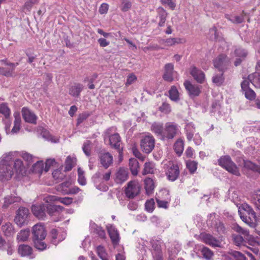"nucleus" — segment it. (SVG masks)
I'll return each instance as SVG.
<instances>
[{
	"label": "nucleus",
	"instance_id": "31",
	"mask_svg": "<svg viewBox=\"0 0 260 260\" xmlns=\"http://www.w3.org/2000/svg\"><path fill=\"white\" fill-rule=\"evenodd\" d=\"M14 116L15 120L14 122V126L11 130L12 134H15L18 133L21 128V120L20 116V114L18 112H15L14 113Z\"/></svg>",
	"mask_w": 260,
	"mask_h": 260
},
{
	"label": "nucleus",
	"instance_id": "36",
	"mask_svg": "<svg viewBox=\"0 0 260 260\" xmlns=\"http://www.w3.org/2000/svg\"><path fill=\"white\" fill-rule=\"evenodd\" d=\"M90 227L92 232L97 234L101 238H106V233L101 226H98L94 223H90Z\"/></svg>",
	"mask_w": 260,
	"mask_h": 260
},
{
	"label": "nucleus",
	"instance_id": "57",
	"mask_svg": "<svg viewBox=\"0 0 260 260\" xmlns=\"http://www.w3.org/2000/svg\"><path fill=\"white\" fill-rule=\"evenodd\" d=\"M52 176L53 178L57 182L60 181L65 177V175L62 173L60 170H54L52 173Z\"/></svg>",
	"mask_w": 260,
	"mask_h": 260
},
{
	"label": "nucleus",
	"instance_id": "44",
	"mask_svg": "<svg viewBox=\"0 0 260 260\" xmlns=\"http://www.w3.org/2000/svg\"><path fill=\"white\" fill-rule=\"evenodd\" d=\"M151 243L153 249L156 252V257L161 256L160 242L157 240H153Z\"/></svg>",
	"mask_w": 260,
	"mask_h": 260
},
{
	"label": "nucleus",
	"instance_id": "35",
	"mask_svg": "<svg viewBox=\"0 0 260 260\" xmlns=\"http://www.w3.org/2000/svg\"><path fill=\"white\" fill-rule=\"evenodd\" d=\"M248 80L256 88H260V74L254 73L249 75Z\"/></svg>",
	"mask_w": 260,
	"mask_h": 260
},
{
	"label": "nucleus",
	"instance_id": "14",
	"mask_svg": "<svg viewBox=\"0 0 260 260\" xmlns=\"http://www.w3.org/2000/svg\"><path fill=\"white\" fill-rule=\"evenodd\" d=\"M109 236L113 245L115 247L119 244L120 237L117 230L114 226L110 225L107 226Z\"/></svg>",
	"mask_w": 260,
	"mask_h": 260
},
{
	"label": "nucleus",
	"instance_id": "18",
	"mask_svg": "<svg viewBox=\"0 0 260 260\" xmlns=\"http://www.w3.org/2000/svg\"><path fill=\"white\" fill-rule=\"evenodd\" d=\"M161 192L162 195L165 196V197L161 198L158 196V198L156 199V203L159 207L166 209L168 208V204L171 200L169 192L168 190H164Z\"/></svg>",
	"mask_w": 260,
	"mask_h": 260
},
{
	"label": "nucleus",
	"instance_id": "58",
	"mask_svg": "<svg viewBox=\"0 0 260 260\" xmlns=\"http://www.w3.org/2000/svg\"><path fill=\"white\" fill-rule=\"evenodd\" d=\"M233 240L234 244L236 246L242 245L244 242L243 237L240 235L234 234L233 235Z\"/></svg>",
	"mask_w": 260,
	"mask_h": 260
},
{
	"label": "nucleus",
	"instance_id": "32",
	"mask_svg": "<svg viewBox=\"0 0 260 260\" xmlns=\"http://www.w3.org/2000/svg\"><path fill=\"white\" fill-rule=\"evenodd\" d=\"M227 257L230 260H246L245 256L240 252L235 250H231L228 252Z\"/></svg>",
	"mask_w": 260,
	"mask_h": 260
},
{
	"label": "nucleus",
	"instance_id": "64",
	"mask_svg": "<svg viewBox=\"0 0 260 260\" xmlns=\"http://www.w3.org/2000/svg\"><path fill=\"white\" fill-rule=\"evenodd\" d=\"M154 201L153 199H151L150 200L147 201L145 203V209L146 210L149 212H152L154 209Z\"/></svg>",
	"mask_w": 260,
	"mask_h": 260
},
{
	"label": "nucleus",
	"instance_id": "8",
	"mask_svg": "<svg viewBox=\"0 0 260 260\" xmlns=\"http://www.w3.org/2000/svg\"><path fill=\"white\" fill-rule=\"evenodd\" d=\"M29 214V210L27 208L25 207L19 208L15 218L16 223L20 226L24 225L27 221Z\"/></svg>",
	"mask_w": 260,
	"mask_h": 260
},
{
	"label": "nucleus",
	"instance_id": "61",
	"mask_svg": "<svg viewBox=\"0 0 260 260\" xmlns=\"http://www.w3.org/2000/svg\"><path fill=\"white\" fill-rule=\"evenodd\" d=\"M159 110L160 111L165 114H168L171 111L170 105L167 103H163L159 107Z\"/></svg>",
	"mask_w": 260,
	"mask_h": 260
},
{
	"label": "nucleus",
	"instance_id": "26",
	"mask_svg": "<svg viewBox=\"0 0 260 260\" xmlns=\"http://www.w3.org/2000/svg\"><path fill=\"white\" fill-rule=\"evenodd\" d=\"M185 42V40L180 38H170L161 41V43L166 46H172L176 44H183Z\"/></svg>",
	"mask_w": 260,
	"mask_h": 260
},
{
	"label": "nucleus",
	"instance_id": "63",
	"mask_svg": "<svg viewBox=\"0 0 260 260\" xmlns=\"http://www.w3.org/2000/svg\"><path fill=\"white\" fill-rule=\"evenodd\" d=\"M186 166L191 173H193L197 169V164L194 161L187 162Z\"/></svg>",
	"mask_w": 260,
	"mask_h": 260
},
{
	"label": "nucleus",
	"instance_id": "15",
	"mask_svg": "<svg viewBox=\"0 0 260 260\" xmlns=\"http://www.w3.org/2000/svg\"><path fill=\"white\" fill-rule=\"evenodd\" d=\"M166 174L169 180L171 181L176 180L179 174L178 166L177 165L170 164L168 167Z\"/></svg>",
	"mask_w": 260,
	"mask_h": 260
},
{
	"label": "nucleus",
	"instance_id": "47",
	"mask_svg": "<svg viewBox=\"0 0 260 260\" xmlns=\"http://www.w3.org/2000/svg\"><path fill=\"white\" fill-rule=\"evenodd\" d=\"M20 200V198L19 197H13V196H8L5 198L4 203L3 206V208H7L9 205L10 204L14 203L15 202H17Z\"/></svg>",
	"mask_w": 260,
	"mask_h": 260
},
{
	"label": "nucleus",
	"instance_id": "51",
	"mask_svg": "<svg viewBox=\"0 0 260 260\" xmlns=\"http://www.w3.org/2000/svg\"><path fill=\"white\" fill-rule=\"evenodd\" d=\"M256 218H254V219H253V221H250L249 222V226L251 228H255L257 225V223L258 222H260V207L256 208Z\"/></svg>",
	"mask_w": 260,
	"mask_h": 260
},
{
	"label": "nucleus",
	"instance_id": "17",
	"mask_svg": "<svg viewBox=\"0 0 260 260\" xmlns=\"http://www.w3.org/2000/svg\"><path fill=\"white\" fill-rule=\"evenodd\" d=\"M31 210L34 215L40 219H44L46 217V204L32 205Z\"/></svg>",
	"mask_w": 260,
	"mask_h": 260
},
{
	"label": "nucleus",
	"instance_id": "50",
	"mask_svg": "<svg viewBox=\"0 0 260 260\" xmlns=\"http://www.w3.org/2000/svg\"><path fill=\"white\" fill-rule=\"evenodd\" d=\"M121 7L120 9L122 12L128 11L132 7V4L130 0H120Z\"/></svg>",
	"mask_w": 260,
	"mask_h": 260
},
{
	"label": "nucleus",
	"instance_id": "9",
	"mask_svg": "<svg viewBox=\"0 0 260 260\" xmlns=\"http://www.w3.org/2000/svg\"><path fill=\"white\" fill-rule=\"evenodd\" d=\"M16 152L17 153L15 154L14 158L12 159V168L14 170V173H15L18 176H24L26 172V167L21 159L15 158L18 154L17 152Z\"/></svg>",
	"mask_w": 260,
	"mask_h": 260
},
{
	"label": "nucleus",
	"instance_id": "54",
	"mask_svg": "<svg viewBox=\"0 0 260 260\" xmlns=\"http://www.w3.org/2000/svg\"><path fill=\"white\" fill-rule=\"evenodd\" d=\"M43 240H34L35 247L40 250H43L47 247L46 243L43 241Z\"/></svg>",
	"mask_w": 260,
	"mask_h": 260
},
{
	"label": "nucleus",
	"instance_id": "30",
	"mask_svg": "<svg viewBox=\"0 0 260 260\" xmlns=\"http://www.w3.org/2000/svg\"><path fill=\"white\" fill-rule=\"evenodd\" d=\"M83 89V86L79 83H75L69 88V93L72 96H79L81 92Z\"/></svg>",
	"mask_w": 260,
	"mask_h": 260
},
{
	"label": "nucleus",
	"instance_id": "62",
	"mask_svg": "<svg viewBox=\"0 0 260 260\" xmlns=\"http://www.w3.org/2000/svg\"><path fill=\"white\" fill-rule=\"evenodd\" d=\"M58 233L59 232L55 229H53L51 230V237H52L51 242L54 245H56L58 244Z\"/></svg>",
	"mask_w": 260,
	"mask_h": 260
},
{
	"label": "nucleus",
	"instance_id": "49",
	"mask_svg": "<svg viewBox=\"0 0 260 260\" xmlns=\"http://www.w3.org/2000/svg\"><path fill=\"white\" fill-rule=\"evenodd\" d=\"M19 155L24 160L27 162L28 164H31L34 161L35 157L27 152L22 151L19 153Z\"/></svg>",
	"mask_w": 260,
	"mask_h": 260
},
{
	"label": "nucleus",
	"instance_id": "20",
	"mask_svg": "<svg viewBox=\"0 0 260 260\" xmlns=\"http://www.w3.org/2000/svg\"><path fill=\"white\" fill-rule=\"evenodd\" d=\"M128 174V171L126 169L119 168L116 172L115 181L117 183H122L127 180Z\"/></svg>",
	"mask_w": 260,
	"mask_h": 260
},
{
	"label": "nucleus",
	"instance_id": "24",
	"mask_svg": "<svg viewBox=\"0 0 260 260\" xmlns=\"http://www.w3.org/2000/svg\"><path fill=\"white\" fill-rule=\"evenodd\" d=\"M164 127L163 123L155 122L151 126V131L157 136L159 137L161 140H162Z\"/></svg>",
	"mask_w": 260,
	"mask_h": 260
},
{
	"label": "nucleus",
	"instance_id": "5",
	"mask_svg": "<svg viewBox=\"0 0 260 260\" xmlns=\"http://www.w3.org/2000/svg\"><path fill=\"white\" fill-rule=\"evenodd\" d=\"M179 131V126L174 122H167L165 124L162 140L173 139Z\"/></svg>",
	"mask_w": 260,
	"mask_h": 260
},
{
	"label": "nucleus",
	"instance_id": "22",
	"mask_svg": "<svg viewBox=\"0 0 260 260\" xmlns=\"http://www.w3.org/2000/svg\"><path fill=\"white\" fill-rule=\"evenodd\" d=\"M184 85L190 96H198L201 92L200 88L197 85L192 84L189 81H186Z\"/></svg>",
	"mask_w": 260,
	"mask_h": 260
},
{
	"label": "nucleus",
	"instance_id": "1",
	"mask_svg": "<svg viewBox=\"0 0 260 260\" xmlns=\"http://www.w3.org/2000/svg\"><path fill=\"white\" fill-rule=\"evenodd\" d=\"M17 153L10 152L3 155L0 161V180L4 181L8 180L14 174V170L12 168V159Z\"/></svg>",
	"mask_w": 260,
	"mask_h": 260
},
{
	"label": "nucleus",
	"instance_id": "40",
	"mask_svg": "<svg viewBox=\"0 0 260 260\" xmlns=\"http://www.w3.org/2000/svg\"><path fill=\"white\" fill-rule=\"evenodd\" d=\"M145 188L147 194L152 193L154 188V184L152 179L148 178L145 180Z\"/></svg>",
	"mask_w": 260,
	"mask_h": 260
},
{
	"label": "nucleus",
	"instance_id": "16",
	"mask_svg": "<svg viewBox=\"0 0 260 260\" xmlns=\"http://www.w3.org/2000/svg\"><path fill=\"white\" fill-rule=\"evenodd\" d=\"M22 115L24 120L30 123L36 124L37 116L28 108L23 107L22 109Z\"/></svg>",
	"mask_w": 260,
	"mask_h": 260
},
{
	"label": "nucleus",
	"instance_id": "27",
	"mask_svg": "<svg viewBox=\"0 0 260 260\" xmlns=\"http://www.w3.org/2000/svg\"><path fill=\"white\" fill-rule=\"evenodd\" d=\"M174 66L172 63H167L165 66V73L163 75V78L165 80L171 82L173 80V74Z\"/></svg>",
	"mask_w": 260,
	"mask_h": 260
},
{
	"label": "nucleus",
	"instance_id": "2",
	"mask_svg": "<svg viewBox=\"0 0 260 260\" xmlns=\"http://www.w3.org/2000/svg\"><path fill=\"white\" fill-rule=\"evenodd\" d=\"M239 215L242 220L249 226V221H253L256 218V212L246 203L243 204L239 208Z\"/></svg>",
	"mask_w": 260,
	"mask_h": 260
},
{
	"label": "nucleus",
	"instance_id": "11",
	"mask_svg": "<svg viewBox=\"0 0 260 260\" xmlns=\"http://www.w3.org/2000/svg\"><path fill=\"white\" fill-rule=\"evenodd\" d=\"M33 240H44L46 236V231L43 225L37 224L32 228Z\"/></svg>",
	"mask_w": 260,
	"mask_h": 260
},
{
	"label": "nucleus",
	"instance_id": "38",
	"mask_svg": "<svg viewBox=\"0 0 260 260\" xmlns=\"http://www.w3.org/2000/svg\"><path fill=\"white\" fill-rule=\"evenodd\" d=\"M48 198L50 201H58L66 205H69L73 202V199L69 197L59 198L56 196H49Z\"/></svg>",
	"mask_w": 260,
	"mask_h": 260
},
{
	"label": "nucleus",
	"instance_id": "7",
	"mask_svg": "<svg viewBox=\"0 0 260 260\" xmlns=\"http://www.w3.org/2000/svg\"><path fill=\"white\" fill-rule=\"evenodd\" d=\"M202 241L213 247H221V242L209 234L202 233L200 235Z\"/></svg>",
	"mask_w": 260,
	"mask_h": 260
},
{
	"label": "nucleus",
	"instance_id": "55",
	"mask_svg": "<svg viewBox=\"0 0 260 260\" xmlns=\"http://www.w3.org/2000/svg\"><path fill=\"white\" fill-rule=\"evenodd\" d=\"M74 166V161L73 159L70 157L68 156L65 161L64 170L66 171H69L72 170Z\"/></svg>",
	"mask_w": 260,
	"mask_h": 260
},
{
	"label": "nucleus",
	"instance_id": "4",
	"mask_svg": "<svg viewBox=\"0 0 260 260\" xmlns=\"http://www.w3.org/2000/svg\"><path fill=\"white\" fill-rule=\"evenodd\" d=\"M141 186L137 181H129L125 188L124 193L127 198L133 199L140 192Z\"/></svg>",
	"mask_w": 260,
	"mask_h": 260
},
{
	"label": "nucleus",
	"instance_id": "13",
	"mask_svg": "<svg viewBox=\"0 0 260 260\" xmlns=\"http://www.w3.org/2000/svg\"><path fill=\"white\" fill-rule=\"evenodd\" d=\"M109 143L111 147L117 150L120 157L122 154V148L121 147V140L118 134H114L109 137Z\"/></svg>",
	"mask_w": 260,
	"mask_h": 260
},
{
	"label": "nucleus",
	"instance_id": "39",
	"mask_svg": "<svg viewBox=\"0 0 260 260\" xmlns=\"http://www.w3.org/2000/svg\"><path fill=\"white\" fill-rule=\"evenodd\" d=\"M251 201L255 208L260 207V190H256L252 193Z\"/></svg>",
	"mask_w": 260,
	"mask_h": 260
},
{
	"label": "nucleus",
	"instance_id": "34",
	"mask_svg": "<svg viewBox=\"0 0 260 260\" xmlns=\"http://www.w3.org/2000/svg\"><path fill=\"white\" fill-rule=\"evenodd\" d=\"M129 168L133 175H137L139 172V162L137 159L133 158L129 159Z\"/></svg>",
	"mask_w": 260,
	"mask_h": 260
},
{
	"label": "nucleus",
	"instance_id": "23",
	"mask_svg": "<svg viewBox=\"0 0 260 260\" xmlns=\"http://www.w3.org/2000/svg\"><path fill=\"white\" fill-rule=\"evenodd\" d=\"M9 68L0 67V75L7 77H12L15 75V63H8Z\"/></svg>",
	"mask_w": 260,
	"mask_h": 260
},
{
	"label": "nucleus",
	"instance_id": "60",
	"mask_svg": "<svg viewBox=\"0 0 260 260\" xmlns=\"http://www.w3.org/2000/svg\"><path fill=\"white\" fill-rule=\"evenodd\" d=\"M44 164L42 161H37L33 166V170L36 172L42 173Z\"/></svg>",
	"mask_w": 260,
	"mask_h": 260
},
{
	"label": "nucleus",
	"instance_id": "41",
	"mask_svg": "<svg viewBox=\"0 0 260 260\" xmlns=\"http://www.w3.org/2000/svg\"><path fill=\"white\" fill-rule=\"evenodd\" d=\"M71 185V182L70 181H65L57 186V190L63 194H68Z\"/></svg>",
	"mask_w": 260,
	"mask_h": 260
},
{
	"label": "nucleus",
	"instance_id": "37",
	"mask_svg": "<svg viewBox=\"0 0 260 260\" xmlns=\"http://www.w3.org/2000/svg\"><path fill=\"white\" fill-rule=\"evenodd\" d=\"M174 149L178 156H180L184 150V143L182 140L178 139L174 145Z\"/></svg>",
	"mask_w": 260,
	"mask_h": 260
},
{
	"label": "nucleus",
	"instance_id": "56",
	"mask_svg": "<svg viewBox=\"0 0 260 260\" xmlns=\"http://www.w3.org/2000/svg\"><path fill=\"white\" fill-rule=\"evenodd\" d=\"M91 142L89 140H86L83 144L82 149L84 153L87 156H90L91 154Z\"/></svg>",
	"mask_w": 260,
	"mask_h": 260
},
{
	"label": "nucleus",
	"instance_id": "42",
	"mask_svg": "<svg viewBox=\"0 0 260 260\" xmlns=\"http://www.w3.org/2000/svg\"><path fill=\"white\" fill-rule=\"evenodd\" d=\"M30 231L29 230H21L17 236V240L20 242H24L27 240L29 236Z\"/></svg>",
	"mask_w": 260,
	"mask_h": 260
},
{
	"label": "nucleus",
	"instance_id": "48",
	"mask_svg": "<svg viewBox=\"0 0 260 260\" xmlns=\"http://www.w3.org/2000/svg\"><path fill=\"white\" fill-rule=\"evenodd\" d=\"M201 252L204 257L207 260H211L214 255L212 251L206 247H204L202 248Z\"/></svg>",
	"mask_w": 260,
	"mask_h": 260
},
{
	"label": "nucleus",
	"instance_id": "25",
	"mask_svg": "<svg viewBox=\"0 0 260 260\" xmlns=\"http://www.w3.org/2000/svg\"><path fill=\"white\" fill-rule=\"evenodd\" d=\"M46 212L51 216H58L60 214V211L62 207L60 206L52 205L49 204H46Z\"/></svg>",
	"mask_w": 260,
	"mask_h": 260
},
{
	"label": "nucleus",
	"instance_id": "28",
	"mask_svg": "<svg viewBox=\"0 0 260 260\" xmlns=\"http://www.w3.org/2000/svg\"><path fill=\"white\" fill-rule=\"evenodd\" d=\"M2 230L4 235L8 237H13L15 233V229L10 222H7L2 226Z\"/></svg>",
	"mask_w": 260,
	"mask_h": 260
},
{
	"label": "nucleus",
	"instance_id": "3",
	"mask_svg": "<svg viewBox=\"0 0 260 260\" xmlns=\"http://www.w3.org/2000/svg\"><path fill=\"white\" fill-rule=\"evenodd\" d=\"M219 165L229 173L236 176H240V173L236 165L232 160L229 155L221 157L218 159Z\"/></svg>",
	"mask_w": 260,
	"mask_h": 260
},
{
	"label": "nucleus",
	"instance_id": "52",
	"mask_svg": "<svg viewBox=\"0 0 260 260\" xmlns=\"http://www.w3.org/2000/svg\"><path fill=\"white\" fill-rule=\"evenodd\" d=\"M154 165L150 162H146L144 165V168L143 171V174H152L154 171Z\"/></svg>",
	"mask_w": 260,
	"mask_h": 260
},
{
	"label": "nucleus",
	"instance_id": "21",
	"mask_svg": "<svg viewBox=\"0 0 260 260\" xmlns=\"http://www.w3.org/2000/svg\"><path fill=\"white\" fill-rule=\"evenodd\" d=\"M18 253L22 257H29V258H34L32 256L33 250L31 247L28 245H20L18 249Z\"/></svg>",
	"mask_w": 260,
	"mask_h": 260
},
{
	"label": "nucleus",
	"instance_id": "10",
	"mask_svg": "<svg viewBox=\"0 0 260 260\" xmlns=\"http://www.w3.org/2000/svg\"><path fill=\"white\" fill-rule=\"evenodd\" d=\"M99 159L100 164L105 169H108L112 166L113 162V158L112 155L109 152L101 151L99 154Z\"/></svg>",
	"mask_w": 260,
	"mask_h": 260
},
{
	"label": "nucleus",
	"instance_id": "6",
	"mask_svg": "<svg viewBox=\"0 0 260 260\" xmlns=\"http://www.w3.org/2000/svg\"><path fill=\"white\" fill-rule=\"evenodd\" d=\"M155 142L154 137L151 135L145 136L143 138L140 144L143 152L147 154L150 153L154 148Z\"/></svg>",
	"mask_w": 260,
	"mask_h": 260
},
{
	"label": "nucleus",
	"instance_id": "33",
	"mask_svg": "<svg viewBox=\"0 0 260 260\" xmlns=\"http://www.w3.org/2000/svg\"><path fill=\"white\" fill-rule=\"evenodd\" d=\"M158 17L159 19V26H163L165 23L168 13L162 7H159L157 9Z\"/></svg>",
	"mask_w": 260,
	"mask_h": 260
},
{
	"label": "nucleus",
	"instance_id": "29",
	"mask_svg": "<svg viewBox=\"0 0 260 260\" xmlns=\"http://www.w3.org/2000/svg\"><path fill=\"white\" fill-rule=\"evenodd\" d=\"M185 134L188 141L192 140L196 132V127L192 122L187 123L185 127Z\"/></svg>",
	"mask_w": 260,
	"mask_h": 260
},
{
	"label": "nucleus",
	"instance_id": "53",
	"mask_svg": "<svg viewBox=\"0 0 260 260\" xmlns=\"http://www.w3.org/2000/svg\"><path fill=\"white\" fill-rule=\"evenodd\" d=\"M225 17L233 23L237 24L241 23L244 20L243 17L240 16H230L226 15Z\"/></svg>",
	"mask_w": 260,
	"mask_h": 260
},
{
	"label": "nucleus",
	"instance_id": "59",
	"mask_svg": "<svg viewBox=\"0 0 260 260\" xmlns=\"http://www.w3.org/2000/svg\"><path fill=\"white\" fill-rule=\"evenodd\" d=\"M243 93L245 94V98L249 100L252 101L255 99L256 93L251 88L243 91Z\"/></svg>",
	"mask_w": 260,
	"mask_h": 260
},
{
	"label": "nucleus",
	"instance_id": "12",
	"mask_svg": "<svg viewBox=\"0 0 260 260\" xmlns=\"http://www.w3.org/2000/svg\"><path fill=\"white\" fill-rule=\"evenodd\" d=\"M229 65V60L225 55H219L214 60V66L219 71L223 72Z\"/></svg>",
	"mask_w": 260,
	"mask_h": 260
},
{
	"label": "nucleus",
	"instance_id": "46",
	"mask_svg": "<svg viewBox=\"0 0 260 260\" xmlns=\"http://www.w3.org/2000/svg\"><path fill=\"white\" fill-rule=\"evenodd\" d=\"M0 113L4 115L6 118H9L11 110L6 103L0 104Z\"/></svg>",
	"mask_w": 260,
	"mask_h": 260
},
{
	"label": "nucleus",
	"instance_id": "19",
	"mask_svg": "<svg viewBox=\"0 0 260 260\" xmlns=\"http://www.w3.org/2000/svg\"><path fill=\"white\" fill-rule=\"evenodd\" d=\"M190 74L194 79L199 83H203L205 79V75L204 72L194 66L190 67Z\"/></svg>",
	"mask_w": 260,
	"mask_h": 260
},
{
	"label": "nucleus",
	"instance_id": "43",
	"mask_svg": "<svg viewBox=\"0 0 260 260\" xmlns=\"http://www.w3.org/2000/svg\"><path fill=\"white\" fill-rule=\"evenodd\" d=\"M169 97L172 101L177 102L179 101V92L176 88V87L174 86H171L170 89L169 91Z\"/></svg>",
	"mask_w": 260,
	"mask_h": 260
},
{
	"label": "nucleus",
	"instance_id": "45",
	"mask_svg": "<svg viewBox=\"0 0 260 260\" xmlns=\"http://www.w3.org/2000/svg\"><path fill=\"white\" fill-rule=\"evenodd\" d=\"M96 253L99 257L102 260H109L108 258V253L104 247L99 246L96 248Z\"/></svg>",
	"mask_w": 260,
	"mask_h": 260
}]
</instances>
